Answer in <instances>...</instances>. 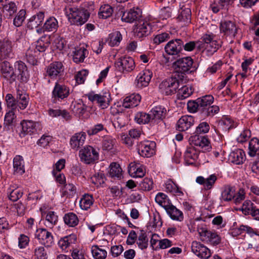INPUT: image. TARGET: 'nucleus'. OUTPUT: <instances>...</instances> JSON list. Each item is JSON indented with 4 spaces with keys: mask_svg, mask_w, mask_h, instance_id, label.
Listing matches in <instances>:
<instances>
[{
    "mask_svg": "<svg viewBox=\"0 0 259 259\" xmlns=\"http://www.w3.org/2000/svg\"><path fill=\"white\" fill-rule=\"evenodd\" d=\"M214 98L211 95H206L198 98L199 105V113L202 117H212L220 111V108L212 104Z\"/></svg>",
    "mask_w": 259,
    "mask_h": 259,
    "instance_id": "obj_1",
    "label": "nucleus"
},
{
    "mask_svg": "<svg viewBox=\"0 0 259 259\" xmlns=\"http://www.w3.org/2000/svg\"><path fill=\"white\" fill-rule=\"evenodd\" d=\"M180 75L175 74L172 75L171 77L163 80L159 84V90L160 92L166 95H170L176 93L181 82L183 80L180 78Z\"/></svg>",
    "mask_w": 259,
    "mask_h": 259,
    "instance_id": "obj_2",
    "label": "nucleus"
},
{
    "mask_svg": "<svg viewBox=\"0 0 259 259\" xmlns=\"http://www.w3.org/2000/svg\"><path fill=\"white\" fill-rule=\"evenodd\" d=\"M193 61L190 57L180 58L173 63V67L176 71V74H179V78L183 80L186 73H189L193 71L191 69Z\"/></svg>",
    "mask_w": 259,
    "mask_h": 259,
    "instance_id": "obj_3",
    "label": "nucleus"
},
{
    "mask_svg": "<svg viewBox=\"0 0 259 259\" xmlns=\"http://www.w3.org/2000/svg\"><path fill=\"white\" fill-rule=\"evenodd\" d=\"M87 96L90 101L95 102L101 109H106L110 105L111 97L108 91L103 92L100 94L91 93Z\"/></svg>",
    "mask_w": 259,
    "mask_h": 259,
    "instance_id": "obj_4",
    "label": "nucleus"
},
{
    "mask_svg": "<svg viewBox=\"0 0 259 259\" xmlns=\"http://www.w3.org/2000/svg\"><path fill=\"white\" fill-rule=\"evenodd\" d=\"M70 94V89L67 86L58 82L55 83L52 93V101L54 103L67 98Z\"/></svg>",
    "mask_w": 259,
    "mask_h": 259,
    "instance_id": "obj_5",
    "label": "nucleus"
},
{
    "mask_svg": "<svg viewBox=\"0 0 259 259\" xmlns=\"http://www.w3.org/2000/svg\"><path fill=\"white\" fill-rule=\"evenodd\" d=\"M79 156L81 161L90 164L98 159L99 153L93 147L88 145L79 151Z\"/></svg>",
    "mask_w": 259,
    "mask_h": 259,
    "instance_id": "obj_6",
    "label": "nucleus"
},
{
    "mask_svg": "<svg viewBox=\"0 0 259 259\" xmlns=\"http://www.w3.org/2000/svg\"><path fill=\"white\" fill-rule=\"evenodd\" d=\"M183 49V40L180 38L169 40L164 46L165 53L170 56H179Z\"/></svg>",
    "mask_w": 259,
    "mask_h": 259,
    "instance_id": "obj_7",
    "label": "nucleus"
},
{
    "mask_svg": "<svg viewBox=\"0 0 259 259\" xmlns=\"http://www.w3.org/2000/svg\"><path fill=\"white\" fill-rule=\"evenodd\" d=\"M156 143L154 141H145L137 145L139 154L144 157H150L155 153Z\"/></svg>",
    "mask_w": 259,
    "mask_h": 259,
    "instance_id": "obj_8",
    "label": "nucleus"
},
{
    "mask_svg": "<svg viewBox=\"0 0 259 259\" xmlns=\"http://www.w3.org/2000/svg\"><path fill=\"white\" fill-rule=\"evenodd\" d=\"M70 11L71 18L73 19V23L77 25H81L85 23L90 16L88 11L84 9L71 8Z\"/></svg>",
    "mask_w": 259,
    "mask_h": 259,
    "instance_id": "obj_9",
    "label": "nucleus"
},
{
    "mask_svg": "<svg viewBox=\"0 0 259 259\" xmlns=\"http://www.w3.org/2000/svg\"><path fill=\"white\" fill-rule=\"evenodd\" d=\"M116 68L123 73L129 72L135 68V62L130 57H124L119 58L115 63Z\"/></svg>",
    "mask_w": 259,
    "mask_h": 259,
    "instance_id": "obj_10",
    "label": "nucleus"
},
{
    "mask_svg": "<svg viewBox=\"0 0 259 259\" xmlns=\"http://www.w3.org/2000/svg\"><path fill=\"white\" fill-rule=\"evenodd\" d=\"M191 142L194 146L197 147V149H200L202 152H208L211 150V146L210 142L204 136L195 135L191 137Z\"/></svg>",
    "mask_w": 259,
    "mask_h": 259,
    "instance_id": "obj_11",
    "label": "nucleus"
},
{
    "mask_svg": "<svg viewBox=\"0 0 259 259\" xmlns=\"http://www.w3.org/2000/svg\"><path fill=\"white\" fill-rule=\"evenodd\" d=\"M64 66L61 62L51 63L46 68L47 74L52 79H56L62 76Z\"/></svg>",
    "mask_w": 259,
    "mask_h": 259,
    "instance_id": "obj_12",
    "label": "nucleus"
},
{
    "mask_svg": "<svg viewBox=\"0 0 259 259\" xmlns=\"http://www.w3.org/2000/svg\"><path fill=\"white\" fill-rule=\"evenodd\" d=\"M192 251L201 259H207L211 254L210 250L202 244L193 241L191 245Z\"/></svg>",
    "mask_w": 259,
    "mask_h": 259,
    "instance_id": "obj_13",
    "label": "nucleus"
},
{
    "mask_svg": "<svg viewBox=\"0 0 259 259\" xmlns=\"http://www.w3.org/2000/svg\"><path fill=\"white\" fill-rule=\"evenodd\" d=\"M36 236L40 242L47 247L52 246L54 243V238L52 233L46 229H37Z\"/></svg>",
    "mask_w": 259,
    "mask_h": 259,
    "instance_id": "obj_14",
    "label": "nucleus"
},
{
    "mask_svg": "<svg viewBox=\"0 0 259 259\" xmlns=\"http://www.w3.org/2000/svg\"><path fill=\"white\" fill-rule=\"evenodd\" d=\"M14 77L15 80L17 77L18 79L22 82L27 80L28 73L27 68L24 63L20 61L15 64Z\"/></svg>",
    "mask_w": 259,
    "mask_h": 259,
    "instance_id": "obj_15",
    "label": "nucleus"
},
{
    "mask_svg": "<svg viewBox=\"0 0 259 259\" xmlns=\"http://www.w3.org/2000/svg\"><path fill=\"white\" fill-rule=\"evenodd\" d=\"M152 73L149 70H144L137 75L135 80V84L138 88L147 87L151 79Z\"/></svg>",
    "mask_w": 259,
    "mask_h": 259,
    "instance_id": "obj_16",
    "label": "nucleus"
},
{
    "mask_svg": "<svg viewBox=\"0 0 259 259\" xmlns=\"http://www.w3.org/2000/svg\"><path fill=\"white\" fill-rule=\"evenodd\" d=\"M12 42L9 40L0 41V58H13Z\"/></svg>",
    "mask_w": 259,
    "mask_h": 259,
    "instance_id": "obj_17",
    "label": "nucleus"
},
{
    "mask_svg": "<svg viewBox=\"0 0 259 259\" xmlns=\"http://www.w3.org/2000/svg\"><path fill=\"white\" fill-rule=\"evenodd\" d=\"M220 31L226 35L235 36L237 33V28L234 22L231 21H221L220 26Z\"/></svg>",
    "mask_w": 259,
    "mask_h": 259,
    "instance_id": "obj_18",
    "label": "nucleus"
},
{
    "mask_svg": "<svg viewBox=\"0 0 259 259\" xmlns=\"http://www.w3.org/2000/svg\"><path fill=\"white\" fill-rule=\"evenodd\" d=\"M200 149L193 146L188 147L184 153V158L187 164H193L198 158Z\"/></svg>",
    "mask_w": 259,
    "mask_h": 259,
    "instance_id": "obj_19",
    "label": "nucleus"
},
{
    "mask_svg": "<svg viewBox=\"0 0 259 259\" xmlns=\"http://www.w3.org/2000/svg\"><path fill=\"white\" fill-rule=\"evenodd\" d=\"M194 123V118L191 116H183L178 121L176 125L177 130L183 132L188 130Z\"/></svg>",
    "mask_w": 259,
    "mask_h": 259,
    "instance_id": "obj_20",
    "label": "nucleus"
},
{
    "mask_svg": "<svg viewBox=\"0 0 259 259\" xmlns=\"http://www.w3.org/2000/svg\"><path fill=\"white\" fill-rule=\"evenodd\" d=\"M86 139V134L80 132L75 134L70 139V144L71 148L74 150L78 149L82 146Z\"/></svg>",
    "mask_w": 259,
    "mask_h": 259,
    "instance_id": "obj_21",
    "label": "nucleus"
},
{
    "mask_svg": "<svg viewBox=\"0 0 259 259\" xmlns=\"http://www.w3.org/2000/svg\"><path fill=\"white\" fill-rule=\"evenodd\" d=\"M141 99V97L139 94H132L123 99L122 106L124 108L135 107L139 105Z\"/></svg>",
    "mask_w": 259,
    "mask_h": 259,
    "instance_id": "obj_22",
    "label": "nucleus"
},
{
    "mask_svg": "<svg viewBox=\"0 0 259 259\" xmlns=\"http://www.w3.org/2000/svg\"><path fill=\"white\" fill-rule=\"evenodd\" d=\"M228 159L230 162L235 164H242L245 160V153L241 149H237L230 153Z\"/></svg>",
    "mask_w": 259,
    "mask_h": 259,
    "instance_id": "obj_23",
    "label": "nucleus"
},
{
    "mask_svg": "<svg viewBox=\"0 0 259 259\" xmlns=\"http://www.w3.org/2000/svg\"><path fill=\"white\" fill-rule=\"evenodd\" d=\"M3 4L0 5V10L3 8V11L6 16H12L17 11L16 4L9 0H3Z\"/></svg>",
    "mask_w": 259,
    "mask_h": 259,
    "instance_id": "obj_24",
    "label": "nucleus"
},
{
    "mask_svg": "<svg viewBox=\"0 0 259 259\" xmlns=\"http://www.w3.org/2000/svg\"><path fill=\"white\" fill-rule=\"evenodd\" d=\"M151 28L147 22L141 21L136 25L134 32L137 36L140 38L146 35L150 32Z\"/></svg>",
    "mask_w": 259,
    "mask_h": 259,
    "instance_id": "obj_25",
    "label": "nucleus"
},
{
    "mask_svg": "<svg viewBox=\"0 0 259 259\" xmlns=\"http://www.w3.org/2000/svg\"><path fill=\"white\" fill-rule=\"evenodd\" d=\"M166 113V109L161 106H157L153 108L150 114L151 116V123H155L162 119L165 117Z\"/></svg>",
    "mask_w": 259,
    "mask_h": 259,
    "instance_id": "obj_26",
    "label": "nucleus"
},
{
    "mask_svg": "<svg viewBox=\"0 0 259 259\" xmlns=\"http://www.w3.org/2000/svg\"><path fill=\"white\" fill-rule=\"evenodd\" d=\"M141 16V12L139 10L131 9L124 12L121 17V20L127 23H133L139 19Z\"/></svg>",
    "mask_w": 259,
    "mask_h": 259,
    "instance_id": "obj_27",
    "label": "nucleus"
},
{
    "mask_svg": "<svg viewBox=\"0 0 259 259\" xmlns=\"http://www.w3.org/2000/svg\"><path fill=\"white\" fill-rule=\"evenodd\" d=\"M1 72L5 78L11 81L15 80L14 70L9 62L5 61L2 63Z\"/></svg>",
    "mask_w": 259,
    "mask_h": 259,
    "instance_id": "obj_28",
    "label": "nucleus"
},
{
    "mask_svg": "<svg viewBox=\"0 0 259 259\" xmlns=\"http://www.w3.org/2000/svg\"><path fill=\"white\" fill-rule=\"evenodd\" d=\"M45 18V14L43 12H39L36 15L31 17L27 23L28 28L33 29L37 28L42 22Z\"/></svg>",
    "mask_w": 259,
    "mask_h": 259,
    "instance_id": "obj_29",
    "label": "nucleus"
},
{
    "mask_svg": "<svg viewBox=\"0 0 259 259\" xmlns=\"http://www.w3.org/2000/svg\"><path fill=\"white\" fill-rule=\"evenodd\" d=\"M165 210L173 220L181 222L184 219L183 212L171 203Z\"/></svg>",
    "mask_w": 259,
    "mask_h": 259,
    "instance_id": "obj_30",
    "label": "nucleus"
},
{
    "mask_svg": "<svg viewBox=\"0 0 259 259\" xmlns=\"http://www.w3.org/2000/svg\"><path fill=\"white\" fill-rule=\"evenodd\" d=\"M191 18V11L188 8H181L179 14L177 17L178 21L183 23V25H186L190 23Z\"/></svg>",
    "mask_w": 259,
    "mask_h": 259,
    "instance_id": "obj_31",
    "label": "nucleus"
},
{
    "mask_svg": "<svg viewBox=\"0 0 259 259\" xmlns=\"http://www.w3.org/2000/svg\"><path fill=\"white\" fill-rule=\"evenodd\" d=\"M217 179V177L214 174L211 175L206 179L202 176H199L197 177L196 182L199 184L203 185L206 190H209L215 183Z\"/></svg>",
    "mask_w": 259,
    "mask_h": 259,
    "instance_id": "obj_32",
    "label": "nucleus"
},
{
    "mask_svg": "<svg viewBox=\"0 0 259 259\" xmlns=\"http://www.w3.org/2000/svg\"><path fill=\"white\" fill-rule=\"evenodd\" d=\"M88 54V51L83 47L76 49L73 52V60L76 63L83 62Z\"/></svg>",
    "mask_w": 259,
    "mask_h": 259,
    "instance_id": "obj_33",
    "label": "nucleus"
},
{
    "mask_svg": "<svg viewBox=\"0 0 259 259\" xmlns=\"http://www.w3.org/2000/svg\"><path fill=\"white\" fill-rule=\"evenodd\" d=\"M130 171H133V177L141 178L145 176L146 174V168L143 165H141L140 163H131L130 164Z\"/></svg>",
    "mask_w": 259,
    "mask_h": 259,
    "instance_id": "obj_34",
    "label": "nucleus"
},
{
    "mask_svg": "<svg viewBox=\"0 0 259 259\" xmlns=\"http://www.w3.org/2000/svg\"><path fill=\"white\" fill-rule=\"evenodd\" d=\"M103 246L95 245L92 247V253L95 259H105L107 256L106 250L103 248Z\"/></svg>",
    "mask_w": 259,
    "mask_h": 259,
    "instance_id": "obj_35",
    "label": "nucleus"
},
{
    "mask_svg": "<svg viewBox=\"0 0 259 259\" xmlns=\"http://www.w3.org/2000/svg\"><path fill=\"white\" fill-rule=\"evenodd\" d=\"M17 106L21 109H24L28 105L29 97L27 95L23 93L22 91H18L17 93Z\"/></svg>",
    "mask_w": 259,
    "mask_h": 259,
    "instance_id": "obj_36",
    "label": "nucleus"
},
{
    "mask_svg": "<svg viewBox=\"0 0 259 259\" xmlns=\"http://www.w3.org/2000/svg\"><path fill=\"white\" fill-rule=\"evenodd\" d=\"M58 27V21L55 17H51L46 20L42 28L44 31L55 32L57 30Z\"/></svg>",
    "mask_w": 259,
    "mask_h": 259,
    "instance_id": "obj_37",
    "label": "nucleus"
},
{
    "mask_svg": "<svg viewBox=\"0 0 259 259\" xmlns=\"http://www.w3.org/2000/svg\"><path fill=\"white\" fill-rule=\"evenodd\" d=\"M76 240V236L71 234L61 238L58 242V245L62 250H65L71 244L74 243Z\"/></svg>",
    "mask_w": 259,
    "mask_h": 259,
    "instance_id": "obj_38",
    "label": "nucleus"
},
{
    "mask_svg": "<svg viewBox=\"0 0 259 259\" xmlns=\"http://www.w3.org/2000/svg\"><path fill=\"white\" fill-rule=\"evenodd\" d=\"M164 188L167 192L173 193L175 195L180 196L183 192L178 186L170 179L167 180L164 184Z\"/></svg>",
    "mask_w": 259,
    "mask_h": 259,
    "instance_id": "obj_39",
    "label": "nucleus"
},
{
    "mask_svg": "<svg viewBox=\"0 0 259 259\" xmlns=\"http://www.w3.org/2000/svg\"><path fill=\"white\" fill-rule=\"evenodd\" d=\"M58 215L54 211H49L46 216L45 225L47 227L52 228L58 222Z\"/></svg>",
    "mask_w": 259,
    "mask_h": 259,
    "instance_id": "obj_40",
    "label": "nucleus"
},
{
    "mask_svg": "<svg viewBox=\"0 0 259 259\" xmlns=\"http://www.w3.org/2000/svg\"><path fill=\"white\" fill-rule=\"evenodd\" d=\"M13 167L15 172L17 174L22 175L25 172L24 161L22 156L17 155L14 158Z\"/></svg>",
    "mask_w": 259,
    "mask_h": 259,
    "instance_id": "obj_41",
    "label": "nucleus"
},
{
    "mask_svg": "<svg viewBox=\"0 0 259 259\" xmlns=\"http://www.w3.org/2000/svg\"><path fill=\"white\" fill-rule=\"evenodd\" d=\"M235 197V192L230 186H225L222 192L221 200L222 201H229Z\"/></svg>",
    "mask_w": 259,
    "mask_h": 259,
    "instance_id": "obj_42",
    "label": "nucleus"
},
{
    "mask_svg": "<svg viewBox=\"0 0 259 259\" xmlns=\"http://www.w3.org/2000/svg\"><path fill=\"white\" fill-rule=\"evenodd\" d=\"M22 132L24 135H30L35 132L36 123L32 120L23 121L21 123Z\"/></svg>",
    "mask_w": 259,
    "mask_h": 259,
    "instance_id": "obj_43",
    "label": "nucleus"
},
{
    "mask_svg": "<svg viewBox=\"0 0 259 259\" xmlns=\"http://www.w3.org/2000/svg\"><path fill=\"white\" fill-rule=\"evenodd\" d=\"M63 219L65 223L69 227H75L78 224V219L73 212L65 214Z\"/></svg>",
    "mask_w": 259,
    "mask_h": 259,
    "instance_id": "obj_44",
    "label": "nucleus"
},
{
    "mask_svg": "<svg viewBox=\"0 0 259 259\" xmlns=\"http://www.w3.org/2000/svg\"><path fill=\"white\" fill-rule=\"evenodd\" d=\"M248 154L251 157L254 156L259 151V140L257 138H252L249 142Z\"/></svg>",
    "mask_w": 259,
    "mask_h": 259,
    "instance_id": "obj_45",
    "label": "nucleus"
},
{
    "mask_svg": "<svg viewBox=\"0 0 259 259\" xmlns=\"http://www.w3.org/2000/svg\"><path fill=\"white\" fill-rule=\"evenodd\" d=\"M116 140L110 136H105L102 141V148L103 150L111 151L115 146Z\"/></svg>",
    "mask_w": 259,
    "mask_h": 259,
    "instance_id": "obj_46",
    "label": "nucleus"
},
{
    "mask_svg": "<svg viewBox=\"0 0 259 259\" xmlns=\"http://www.w3.org/2000/svg\"><path fill=\"white\" fill-rule=\"evenodd\" d=\"M155 199V201L165 209L171 204L167 196L163 193H158Z\"/></svg>",
    "mask_w": 259,
    "mask_h": 259,
    "instance_id": "obj_47",
    "label": "nucleus"
},
{
    "mask_svg": "<svg viewBox=\"0 0 259 259\" xmlns=\"http://www.w3.org/2000/svg\"><path fill=\"white\" fill-rule=\"evenodd\" d=\"M113 9L112 7L108 5L102 6L98 13L99 17L103 19H107L112 16Z\"/></svg>",
    "mask_w": 259,
    "mask_h": 259,
    "instance_id": "obj_48",
    "label": "nucleus"
},
{
    "mask_svg": "<svg viewBox=\"0 0 259 259\" xmlns=\"http://www.w3.org/2000/svg\"><path fill=\"white\" fill-rule=\"evenodd\" d=\"M93 198L91 195L85 194L79 201V205L82 209L87 210L93 204Z\"/></svg>",
    "mask_w": 259,
    "mask_h": 259,
    "instance_id": "obj_49",
    "label": "nucleus"
},
{
    "mask_svg": "<svg viewBox=\"0 0 259 259\" xmlns=\"http://www.w3.org/2000/svg\"><path fill=\"white\" fill-rule=\"evenodd\" d=\"M37 53L33 47L29 48L26 53V58L28 63L32 65H36L37 63Z\"/></svg>",
    "mask_w": 259,
    "mask_h": 259,
    "instance_id": "obj_50",
    "label": "nucleus"
},
{
    "mask_svg": "<svg viewBox=\"0 0 259 259\" xmlns=\"http://www.w3.org/2000/svg\"><path fill=\"white\" fill-rule=\"evenodd\" d=\"M122 170L119 164L113 162L110 166L109 176L112 178H120L121 176Z\"/></svg>",
    "mask_w": 259,
    "mask_h": 259,
    "instance_id": "obj_51",
    "label": "nucleus"
},
{
    "mask_svg": "<svg viewBox=\"0 0 259 259\" xmlns=\"http://www.w3.org/2000/svg\"><path fill=\"white\" fill-rule=\"evenodd\" d=\"M46 40H47V37L43 36L36 42L35 48H33V50L36 51L37 54V53L44 52L46 51L47 48L48 47V42H45Z\"/></svg>",
    "mask_w": 259,
    "mask_h": 259,
    "instance_id": "obj_52",
    "label": "nucleus"
},
{
    "mask_svg": "<svg viewBox=\"0 0 259 259\" xmlns=\"http://www.w3.org/2000/svg\"><path fill=\"white\" fill-rule=\"evenodd\" d=\"M148 239L146 233L143 230H141L137 241L138 247L141 249L147 248L148 245Z\"/></svg>",
    "mask_w": 259,
    "mask_h": 259,
    "instance_id": "obj_53",
    "label": "nucleus"
},
{
    "mask_svg": "<svg viewBox=\"0 0 259 259\" xmlns=\"http://www.w3.org/2000/svg\"><path fill=\"white\" fill-rule=\"evenodd\" d=\"M135 120L139 124H146L151 122V116L145 112H138L135 115Z\"/></svg>",
    "mask_w": 259,
    "mask_h": 259,
    "instance_id": "obj_54",
    "label": "nucleus"
},
{
    "mask_svg": "<svg viewBox=\"0 0 259 259\" xmlns=\"http://www.w3.org/2000/svg\"><path fill=\"white\" fill-rule=\"evenodd\" d=\"M192 94L191 89L184 85L178 90L177 96L179 99L183 100L189 97Z\"/></svg>",
    "mask_w": 259,
    "mask_h": 259,
    "instance_id": "obj_55",
    "label": "nucleus"
},
{
    "mask_svg": "<svg viewBox=\"0 0 259 259\" xmlns=\"http://www.w3.org/2000/svg\"><path fill=\"white\" fill-rule=\"evenodd\" d=\"M244 232H246L251 235L256 234L251 227L244 225H241L239 228L234 229L232 233L233 235H237Z\"/></svg>",
    "mask_w": 259,
    "mask_h": 259,
    "instance_id": "obj_56",
    "label": "nucleus"
},
{
    "mask_svg": "<svg viewBox=\"0 0 259 259\" xmlns=\"http://www.w3.org/2000/svg\"><path fill=\"white\" fill-rule=\"evenodd\" d=\"M170 36L171 34L170 33L166 32L158 34L153 38V43L156 45H159L170 39Z\"/></svg>",
    "mask_w": 259,
    "mask_h": 259,
    "instance_id": "obj_57",
    "label": "nucleus"
},
{
    "mask_svg": "<svg viewBox=\"0 0 259 259\" xmlns=\"http://www.w3.org/2000/svg\"><path fill=\"white\" fill-rule=\"evenodd\" d=\"M71 109L73 113L80 116L84 114L86 106L82 103H75L71 105Z\"/></svg>",
    "mask_w": 259,
    "mask_h": 259,
    "instance_id": "obj_58",
    "label": "nucleus"
},
{
    "mask_svg": "<svg viewBox=\"0 0 259 259\" xmlns=\"http://www.w3.org/2000/svg\"><path fill=\"white\" fill-rule=\"evenodd\" d=\"M255 206L250 200H246L242 206V211L245 214H249L252 213Z\"/></svg>",
    "mask_w": 259,
    "mask_h": 259,
    "instance_id": "obj_59",
    "label": "nucleus"
},
{
    "mask_svg": "<svg viewBox=\"0 0 259 259\" xmlns=\"http://www.w3.org/2000/svg\"><path fill=\"white\" fill-rule=\"evenodd\" d=\"M25 11L23 10L19 11L13 20V24L16 27L20 26L25 19Z\"/></svg>",
    "mask_w": 259,
    "mask_h": 259,
    "instance_id": "obj_60",
    "label": "nucleus"
},
{
    "mask_svg": "<svg viewBox=\"0 0 259 259\" xmlns=\"http://www.w3.org/2000/svg\"><path fill=\"white\" fill-rule=\"evenodd\" d=\"M110 40L109 41V45L111 46L117 45L122 39V36L119 31H116L112 33L110 36Z\"/></svg>",
    "mask_w": 259,
    "mask_h": 259,
    "instance_id": "obj_61",
    "label": "nucleus"
},
{
    "mask_svg": "<svg viewBox=\"0 0 259 259\" xmlns=\"http://www.w3.org/2000/svg\"><path fill=\"white\" fill-rule=\"evenodd\" d=\"M92 182L97 186H100L105 183V177L104 175L101 172H98L95 174V175L92 177Z\"/></svg>",
    "mask_w": 259,
    "mask_h": 259,
    "instance_id": "obj_62",
    "label": "nucleus"
},
{
    "mask_svg": "<svg viewBox=\"0 0 259 259\" xmlns=\"http://www.w3.org/2000/svg\"><path fill=\"white\" fill-rule=\"evenodd\" d=\"M48 255L44 247H39L35 249L34 259H47Z\"/></svg>",
    "mask_w": 259,
    "mask_h": 259,
    "instance_id": "obj_63",
    "label": "nucleus"
},
{
    "mask_svg": "<svg viewBox=\"0 0 259 259\" xmlns=\"http://www.w3.org/2000/svg\"><path fill=\"white\" fill-rule=\"evenodd\" d=\"M198 234L202 241L208 242L209 237L211 234V231H208L206 228L199 227L197 230Z\"/></svg>",
    "mask_w": 259,
    "mask_h": 259,
    "instance_id": "obj_64",
    "label": "nucleus"
}]
</instances>
